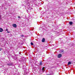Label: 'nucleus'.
I'll use <instances>...</instances> for the list:
<instances>
[{
  "label": "nucleus",
  "mask_w": 75,
  "mask_h": 75,
  "mask_svg": "<svg viewBox=\"0 0 75 75\" xmlns=\"http://www.w3.org/2000/svg\"><path fill=\"white\" fill-rule=\"evenodd\" d=\"M7 64L8 66H13V63H8V64Z\"/></svg>",
  "instance_id": "f257e3e1"
},
{
  "label": "nucleus",
  "mask_w": 75,
  "mask_h": 75,
  "mask_svg": "<svg viewBox=\"0 0 75 75\" xmlns=\"http://www.w3.org/2000/svg\"><path fill=\"white\" fill-rule=\"evenodd\" d=\"M13 27L14 28H16V27H17V25L16 24H14L13 25Z\"/></svg>",
  "instance_id": "f03ea898"
},
{
  "label": "nucleus",
  "mask_w": 75,
  "mask_h": 75,
  "mask_svg": "<svg viewBox=\"0 0 75 75\" xmlns=\"http://www.w3.org/2000/svg\"><path fill=\"white\" fill-rule=\"evenodd\" d=\"M42 42H45V38H43L42 40Z\"/></svg>",
  "instance_id": "7ed1b4c3"
},
{
  "label": "nucleus",
  "mask_w": 75,
  "mask_h": 75,
  "mask_svg": "<svg viewBox=\"0 0 75 75\" xmlns=\"http://www.w3.org/2000/svg\"><path fill=\"white\" fill-rule=\"evenodd\" d=\"M69 24L70 25H72L73 24V22L72 21H70L69 22Z\"/></svg>",
  "instance_id": "20e7f679"
},
{
  "label": "nucleus",
  "mask_w": 75,
  "mask_h": 75,
  "mask_svg": "<svg viewBox=\"0 0 75 75\" xmlns=\"http://www.w3.org/2000/svg\"><path fill=\"white\" fill-rule=\"evenodd\" d=\"M29 11H31V10H32V8L31 7L29 8Z\"/></svg>",
  "instance_id": "39448f33"
},
{
  "label": "nucleus",
  "mask_w": 75,
  "mask_h": 75,
  "mask_svg": "<svg viewBox=\"0 0 75 75\" xmlns=\"http://www.w3.org/2000/svg\"><path fill=\"white\" fill-rule=\"evenodd\" d=\"M42 65V62H40L39 65H40V66H41V65Z\"/></svg>",
  "instance_id": "423d86ee"
},
{
  "label": "nucleus",
  "mask_w": 75,
  "mask_h": 75,
  "mask_svg": "<svg viewBox=\"0 0 75 75\" xmlns=\"http://www.w3.org/2000/svg\"><path fill=\"white\" fill-rule=\"evenodd\" d=\"M3 31V29L1 28H0V32H2Z\"/></svg>",
  "instance_id": "0eeeda50"
},
{
  "label": "nucleus",
  "mask_w": 75,
  "mask_h": 75,
  "mask_svg": "<svg viewBox=\"0 0 75 75\" xmlns=\"http://www.w3.org/2000/svg\"><path fill=\"white\" fill-rule=\"evenodd\" d=\"M26 10L27 11H29V8L27 7L26 8Z\"/></svg>",
  "instance_id": "6e6552de"
},
{
  "label": "nucleus",
  "mask_w": 75,
  "mask_h": 75,
  "mask_svg": "<svg viewBox=\"0 0 75 75\" xmlns=\"http://www.w3.org/2000/svg\"><path fill=\"white\" fill-rule=\"evenodd\" d=\"M71 64V62H69L68 63V65H70V64Z\"/></svg>",
  "instance_id": "1a4fd4ad"
},
{
  "label": "nucleus",
  "mask_w": 75,
  "mask_h": 75,
  "mask_svg": "<svg viewBox=\"0 0 75 75\" xmlns=\"http://www.w3.org/2000/svg\"><path fill=\"white\" fill-rule=\"evenodd\" d=\"M58 57H62V55L61 54H59Z\"/></svg>",
  "instance_id": "9d476101"
},
{
  "label": "nucleus",
  "mask_w": 75,
  "mask_h": 75,
  "mask_svg": "<svg viewBox=\"0 0 75 75\" xmlns=\"http://www.w3.org/2000/svg\"><path fill=\"white\" fill-rule=\"evenodd\" d=\"M17 58L16 57H14V59L16 60H17Z\"/></svg>",
  "instance_id": "9b49d317"
},
{
  "label": "nucleus",
  "mask_w": 75,
  "mask_h": 75,
  "mask_svg": "<svg viewBox=\"0 0 75 75\" xmlns=\"http://www.w3.org/2000/svg\"><path fill=\"white\" fill-rule=\"evenodd\" d=\"M44 68H45V67H43L42 68V71H44Z\"/></svg>",
  "instance_id": "f8f14e48"
},
{
  "label": "nucleus",
  "mask_w": 75,
  "mask_h": 75,
  "mask_svg": "<svg viewBox=\"0 0 75 75\" xmlns=\"http://www.w3.org/2000/svg\"><path fill=\"white\" fill-rule=\"evenodd\" d=\"M21 37H24V35H21Z\"/></svg>",
  "instance_id": "ddd939ff"
},
{
  "label": "nucleus",
  "mask_w": 75,
  "mask_h": 75,
  "mask_svg": "<svg viewBox=\"0 0 75 75\" xmlns=\"http://www.w3.org/2000/svg\"><path fill=\"white\" fill-rule=\"evenodd\" d=\"M31 45H34V44H33V43L32 42L31 43Z\"/></svg>",
  "instance_id": "4468645a"
},
{
  "label": "nucleus",
  "mask_w": 75,
  "mask_h": 75,
  "mask_svg": "<svg viewBox=\"0 0 75 75\" xmlns=\"http://www.w3.org/2000/svg\"><path fill=\"white\" fill-rule=\"evenodd\" d=\"M15 56H16V57H17L18 56V54H15Z\"/></svg>",
  "instance_id": "2eb2a0df"
},
{
  "label": "nucleus",
  "mask_w": 75,
  "mask_h": 75,
  "mask_svg": "<svg viewBox=\"0 0 75 75\" xmlns=\"http://www.w3.org/2000/svg\"><path fill=\"white\" fill-rule=\"evenodd\" d=\"M6 31H8V29H6Z\"/></svg>",
  "instance_id": "dca6fc26"
},
{
  "label": "nucleus",
  "mask_w": 75,
  "mask_h": 75,
  "mask_svg": "<svg viewBox=\"0 0 75 75\" xmlns=\"http://www.w3.org/2000/svg\"><path fill=\"white\" fill-rule=\"evenodd\" d=\"M2 50V49L1 48H0V51H1Z\"/></svg>",
  "instance_id": "f3484780"
},
{
  "label": "nucleus",
  "mask_w": 75,
  "mask_h": 75,
  "mask_svg": "<svg viewBox=\"0 0 75 75\" xmlns=\"http://www.w3.org/2000/svg\"><path fill=\"white\" fill-rule=\"evenodd\" d=\"M25 65L23 66V68H25V66H25Z\"/></svg>",
  "instance_id": "a211bd4d"
},
{
  "label": "nucleus",
  "mask_w": 75,
  "mask_h": 75,
  "mask_svg": "<svg viewBox=\"0 0 75 75\" xmlns=\"http://www.w3.org/2000/svg\"><path fill=\"white\" fill-rule=\"evenodd\" d=\"M18 18H21L20 16H18Z\"/></svg>",
  "instance_id": "6ab92c4d"
},
{
  "label": "nucleus",
  "mask_w": 75,
  "mask_h": 75,
  "mask_svg": "<svg viewBox=\"0 0 75 75\" xmlns=\"http://www.w3.org/2000/svg\"><path fill=\"white\" fill-rule=\"evenodd\" d=\"M58 58H61V57H57Z\"/></svg>",
  "instance_id": "aec40b11"
},
{
  "label": "nucleus",
  "mask_w": 75,
  "mask_h": 75,
  "mask_svg": "<svg viewBox=\"0 0 75 75\" xmlns=\"http://www.w3.org/2000/svg\"><path fill=\"white\" fill-rule=\"evenodd\" d=\"M57 34H58L59 35V33H57Z\"/></svg>",
  "instance_id": "412c9836"
},
{
  "label": "nucleus",
  "mask_w": 75,
  "mask_h": 75,
  "mask_svg": "<svg viewBox=\"0 0 75 75\" xmlns=\"http://www.w3.org/2000/svg\"><path fill=\"white\" fill-rule=\"evenodd\" d=\"M8 33H10V32H8Z\"/></svg>",
  "instance_id": "4be33fe9"
},
{
  "label": "nucleus",
  "mask_w": 75,
  "mask_h": 75,
  "mask_svg": "<svg viewBox=\"0 0 75 75\" xmlns=\"http://www.w3.org/2000/svg\"><path fill=\"white\" fill-rule=\"evenodd\" d=\"M47 75H51V74H47Z\"/></svg>",
  "instance_id": "5701e85b"
},
{
  "label": "nucleus",
  "mask_w": 75,
  "mask_h": 75,
  "mask_svg": "<svg viewBox=\"0 0 75 75\" xmlns=\"http://www.w3.org/2000/svg\"><path fill=\"white\" fill-rule=\"evenodd\" d=\"M1 18V16H0V18Z\"/></svg>",
  "instance_id": "b1692460"
},
{
  "label": "nucleus",
  "mask_w": 75,
  "mask_h": 75,
  "mask_svg": "<svg viewBox=\"0 0 75 75\" xmlns=\"http://www.w3.org/2000/svg\"><path fill=\"white\" fill-rule=\"evenodd\" d=\"M63 51H62V52H63Z\"/></svg>",
  "instance_id": "393cba45"
},
{
  "label": "nucleus",
  "mask_w": 75,
  "mask_h": 75,
  "mask_svg": "<svg viewBox=\"0 0 75 75\" xmlns=\"http://www.w3.org/2000/svg\"><path fill=\"white\" fill-rule=\"evenodd\" d=\"M59 35H57L58 36Z\"/></svg>",
  "instance_id": "a878e982"
}]
</instances>
